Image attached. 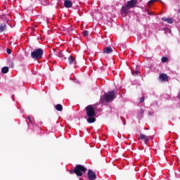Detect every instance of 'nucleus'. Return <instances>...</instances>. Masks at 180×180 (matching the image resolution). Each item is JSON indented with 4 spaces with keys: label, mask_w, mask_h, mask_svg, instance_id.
I'll list each match as a JSON object with an SVG mask.
<instances>
[{
    "label": "nucleus",
    "mask_w": 180,
    "mask_h": 180,
    "mask_svg": "<svg viewBox=\"0 0 180 180\" xmlns=\"http://www.w3.org/2000/svg\"><path fill=\"white\" fill-rule=\"evenodd\" d=\"M44 49H37L31 52V58L34 60H39L43 58Z\"/></svg>",
    "instance_id": "1"
},
{
    "label": "nucleus",
    "mask_w": 180,
    "mask_h": 180,
    "mask_svg": "<svg viewBox=\"0 0 180 180\" xmlns=\"http://www.w3.org/2000/svg\"><path fill=\"white\" fill-rule=\"evenodd\" d=\"M103 98L107 103L114 101L116 98L115 90L109 91L108 93H105Z\"/></svg>",
    "instance_id": "2"
},
{
    "label": "nucleus",
    "mask_w": 180,
    "mask_h": 180,
    "mask_svg": "<svg viewBox=\"0 0 180 180\" xmlns=\"http://www.w3.org/2000/svg\"><path fill=\"white\" fill-rule=\"evenodd\" d=\"M86 171H87V169L85 167L81 165H77L75 169V174H76V175L78 177H80L82 176L84 173H86Z\"/></svg>",
    "instance_id": "3"
},
{
    "label": "nucleus",
    "mask_w": 180,
    "mask_h": 180,
    "mask_svg": "<svg viewBox=\"0 0 180 180\" xmlns=\"http://www.w3.org/2000/svg\"><path fill=\"white\" fill-rule=\"evenodd\" d=\"M86 112L88 117H95V116L96 115L95 109L91 105L86 107Z\"/></svg>",
    "instance_id": "4"
},
{
    "label": "nucleus",
    "mask_w": 180,
    "mask_h": 180,
    "mask_svg": "<svg viewBox=\"0 0 180 180\" xmlns=\"http://www.w3.org/2000/svg\"><path fill=\"white\" fill-rule=\"evenodd\" d=\"M87 176L89 180H96L97 178V176L94 172V170H90V169L88 170Z\"/></svg>",
    "instance_id": "5"
},
{
    "label": "nucleus",
    "mask_w": 180,
    "mask_h": 180,
    "mask_svg": "<svg viewBox=\"0 0 180 180\" xmlns=\"http://www.w3.org/2000/svg\"><path fill=\"white\" fill-rule=\"evenodd\" d=\"M131 8L128 7L127 6H124L121 8V14L126 17L127 15V13H129V10H130Z\"/></svg>",
    "instance_id": "6"
},
{
    "label": "nucleus",
    "mask_w": 180,
    "mask_h": 180,
    "mask_svg": "<svg viewBox=\"0 0 180 180\" xmlns=\"http://www.w3.org/2000/svg\"><path fill=\"white\" fill-rule=\"evenodd\" d=\"M139 140H144L145 144H147L149 141V138L146 134H141Z\"/></svg>",
    "instance_id": "7"
},
{
    "label": "nucleus",
    "mask_w": 180,
    "mask_h": 180,
    "mask_svg": "<svg viewBox=\"0 0 180 180\" xmlns=\"http://www.w3.org/2000/svg\"><path fill=\"white\" fill-rule=\"evenodd\" d=\"M136 4H137V0H130L127 2V5L126 6H128L132 8L136 6Z\"/></svg>",
    "instance_id": "8"
},
{
    "label": "nucleus",
    "mask_w": 180,
    "mask_h": 180,
    "mask_svg": "<svg viewBox=\"0 0 180 180\" xmlns=\"http://www.w3.org/2000/svg\"><path fill=\"white\" fill-rule=\"evenodd\" d=\"M159 79L161 82H168V76L167 74L162 73L159 76Z\"/></svg>",
    "instance_id": "9"
},
{
    "label": "nucleus",
    "mask_w": 180,
    "mask_h": 180,
    "mask_svg": "<svg viewBox=\"0 0 180 180\" xmlns=\"http://www.w3.org/2000/svg\"><path fill=\"white\" fill-rule=\"evenodd\" d=\"M113 52L112 49L110 46H107L103 49V53L111 54Z\"/></svg>",
    "instance_id": "10"
},
{
    "label": "nucleus",
    "mask_w": 180,
    "mask_h": 180,
    "mask_svg": "<svg viewBox=\"0 0 180 180\" xmlns=\"http://www.w3.org/2000/svg\"><path fill=\"white\" fill-rule=\"evenodd\" d=\"M161 20H163L164 22H166L167 23L170 25L173 23V19L172 18H167L166 17H162L161 18Z\"/></svg>",
    "instance_id": "11"
},
{
    "label": "nucleus",
    "mask_w": 180,
    "mask_h": 180,
    "mask_svg": "<svg viewBox=\"0 0 180 180\" xmlns=\"http://www.w3.org/2000/svg\"><path fill=\"white\" fill-rule=\"evenodd\" d=\"M68 63L70 65H72V64H76L77 63L75 58L73 56H69L68 58Z\"/></svg>",
    "instance_id": "12"
},
{
    "label": "nucleus",
    "mask_w": 180,
    "mask_h": 180,
    "mask_svg": "<svg viewBox=\"0 0 180 180\" xmlns=\"http://www.w3.org/2000/svg\"><path fill=\"white\" fill-rule=\"evenodd\" d=\"M73 5V3L70 0H65V7L67 8H70Z\"/></svg>",
    "instance_id": "13"
},
{
    "label": "nucleus",
    "mask_w": 180,
    "mask_h": 180,
    "mask_svg": "<svg viewBox=\"0 0 180 180\" xmlns=\"http://www.w3.org/2000/svg\"><path fill=\"white\" fill-rule=\"evenodd\" d=\"M56 56L59 58H60L63 60H66V58L65 57V55L63 53V51H59L56 53Z\"/></svg>",
    "instance_id": "14"
},
{
    "label": "nucleus",
    "mask_w": 180,
    "mask_h": 180,
    "mask_svg": "<svg viewBox=\"0 0 180 180\" xmlns=\"http://www.w3.org/2000/svg\"><path fill=\"white\" fill-rule=\"evenodd\" d=\"M6 28L7 26L6 23L0 24V33L4 32L6 30Z\"/></svg>",
    "instance_id": "15"
},
{
    "label": "nucleus",
    "mask_w": 180,
    "mask_h": 180,
    "mask_svg": "<svg viewBox=\"0 0 180 180\" xmlns=\"http://www.w3.org/2000/svg\"><path fill=\"white\" fill-rule=\"evenodd\" d=\"M96 121V119L94 117H89L87 119L88 123H94Z\"/></svg>",
    "instance_id": "16"
},
{
    "label": "nucleus",
    "mask_w": 180,
    "mask_h": 180,
    "mask_svg": "<svg viewBox=\"0 0 180 180\" xmlns=\"http://www.w3.org/2000/svg\"><path fill=\"white\" fill-rule=\"evenodd\" d=\"M56 110H57V111H63V105H61V104H57L56 105Z\"/></svg>",
    "instance_id": "17"
},
{
    "label": "nucleus",
    "mask_w": 180,
    "mask_h": 180,
    "mask_svg": "<svg viewBox=\"0 0 180 180\" xmlns=\"http://www.w3.org/2000/svg\"><path fill=\"white\" fill-rule=\"evenodd\" d=\"M1 72L3 74H7L8 72V68L7 66L3 67Z\"/></svg>",
    "instance_id": "18"
},
{
    "label": "nucleus",
    "mask_w": 180,
    "mask_h": 180,
    "mask_svg": "<svg viewBox=\"0 0 180 180\" xmlns=\"http://www.w3.org/2000/svg\"><path fill=\"white\" fill-rule=\"evenodd\" d=\"M65 30L67 31L68 33L71 34L73 32V29L72 27H68L66 28Z\"/></svg>",
    "instance_id": "19"
},
{
    "label": "nucleus",
    "mask_w": 180,
    "mask_h": 180,
    "mask_svg": "<svg viewBox=\"0 0 180 180\" xmlns=\"http://www.w3.org/2000/svg\"><path fill=\"white\" fill-rule=\"evenodd\" d=\"M161 61H162V63H165L168 61V58L167 57H163V58H161Z\"/></svg>",
    "instance_id": "20"
},
{
    "label": "nucleus",
    "mask_w": 180,
    "mask_h": 180,
    "mask_svg": "<svg viewBox=\"0 0 180 180\" xmlns=\"http://www.w3.org/2000/svg\"><path fill=\"white\" fill-rule=\"evenodd\" d=\"M132 75L136 77V75H138L139 74V72L138 70H133L131 71Z\"/></svg>",
    "instance_id": "21"
},
{
    "label": "nucleus",
    "mask_w": 180,
    "mask_h": 180,
    "mask_svg": "<svg viewBox=\"0 0 180 180\" xmlns=\"http://www.w3.org/2000/svg\"><path fill=\"white\" fill-rule=\"evenodd\" d=\"M158 0H150L148 5V6H151L152 4H153L154 2H157Z\"/></svg>",
    "instance_id": "22"
},
{
    "label": "nucleus",
    "mask_w": 180,
    "mask_h": 180,
    "mask_svg": "<svg viewBox=\"0 0 180 180\" xmlns=\"http://www.w3.org/2000/svg\"><path fill=\"white\" fill-rule=\"evenodd\" d=\"M82 34L84 37H86L89 34V32L88 31H83Z\"/></svg>",
    "instance_id": "23"
},
{
    "label": "nucleus",
    "mask_w": 180,
    "mask_h": 180,
    "mask_svg": "<svg viewBox=\"0 0 180 180\" xmlns=\"http://www.w3.org/2000/svg\"><path fill=\"white\" fill-rule=\"evenodd\" d=\"M144 110L143 109H141L140 110H139V115H141V117H143V114H144Z\"/></svg>",
    "instance_id": "24"
},
{
    "label": "nucleus",
    "mask_w": 180,
    "mask_h": 180,
    "mask_svg": "<svg viewBox=\"0 0 180 180\" xmlns=\"http://www.w3.org/2000/svg\"><path fill=\"white\" fill-rule=\"evenodd\" d=\"M144 96L143 97H141L140 99H139V103H143L144 102Z\"/></svg>",
    "instance_id": "25"
},
{
    "label": "nucleus",
    "mask_w": 180,
    "mask_h": 180,
    "mask_svg": "<svg viewBox=\"0 0 180 180\" xmlns=\"http://www.w3.org/2000/svg\"><path fill=\"white\" fill-rule=\"evenodd\" d=\"M27 119L29 120V122H30L31 124H34L33 120H32V119H30V116L27 117Z\"/></svg>",
    "instance_id": "26"
},
{
    "label": "nucleus",
    "mask_w": 180,
    "mask_h": 180,
    "mask_svg": "<svg viewBox=\"0 0 180 180\" xmlns=\"http://www.w3.org/2000/svg\"><path fill=\"white\" fill-rule=\"evenodd\" d=\"M7 53H8V55H11L12 53L11 49H7Z\"/></svg>",
    "instance_id": "27"
},
{
    "label": "nucleus",
    "mask_w": 180,
    "mask_h": 180,
    "mask_svg": "<svg viewBox=\"0 0 180 180\" xmlns=\"http://www.w3.org/2000/svg\"><path fill=\"white\" fill-rule=\"evenodd\" d=\"M148 114H149V115H153V111H148Z\"/></svg>",
    "instance_id": "28"
},
{
    "label": "nucleus",
    "mask_w": 180,
    "mask_h": 180,
    "mask_svg": "<svg viewBox=\"0 0 180 180\" xmlns=\"http://www.w3.org/2000/svg\"><path fill=\"white\" fill-rule=\"evenodd\" d=\"M69 172H70V174H75V169L74 170H69Z\"/></svg>",
    "instance_id": "29"
},
{
    "label": "nucleus",
    "mask_w": 180,
    "mask_h": 180,
    "mask_svg": "<svg viewBox=\"0 0 180 180\" xmlns=\"http://www.w3.org/2000/svg\"><path fill=\"white\" fill-rule=\"evenodd\" d=\"M178 98H179L180 100V92H179V94H178Z\"/></svg>",
    "instance_id": "30"
},
{
    "label": "nucleus",
    "mask_w": 180,
    "mask_h": 180,
    "mask_svg": "<svg viewBox=\"0 0 180 180\" xmlns=\"http://www.w3.org/2000/svg\"><path fill=\"white\" fill-rule=\"evenodd\" d=\"M51 55H49V58H51Z\"/></svg>",
    "instance_id": "31"
}]
</instances>
